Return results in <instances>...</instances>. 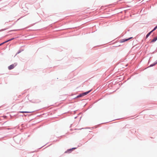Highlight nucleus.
<instances>
[{
  "instance_id": "nucleus-1",
  "label": "nucleus",
  "mask_w": 157,
  "mask_h": 157,
  "mask_svg": "<svg viewBox=\"0 0 157 157\" xmlns=\"http://www.w3.org/2000/svg\"><path fill=\"white\" fill-rule=\"evenodd\" d=\"M17 64L16 63H14L9 66L8 68L9 70H11L13 69L15 66H17Z\"/></svg>"
},
{
  "instance_id": "nucleus-2",
  "label": "nucleus",
  "mask_w": 157,
  "mask_h": 157,
  "mask_svg": "<svg viewBox=\"0 0 157 157\" xmlns=\"http://www.w3.org/2000/svg\"><path fill=\"white\" fill-rule=\"evenodd\" d=\"M132 37H130L128 39H123L122 40H121V42H125L127 41H128V40H129L132 38Z\"/></svg>"
},
{
  "instance_id": "nucleus-3",
  "label": "nucleus",
  "mask_w": 157,
  "mask_h": 157,
  "mask_svg": "<svg viewBox=\"0 0 157 157\" xmlns=\"http://www.w3.org/2000/svg\"><path fill=\"white\" fill-rule=\"evenodd\" d=\"M14 39V38H12V39H10V40H7V41H5V42H3V43H1V44H0V46H1V45H2V44H5V43H7V42H8V41H11V40H13Z\"/></svg>"
},
{
  "instance_id": "nucleus-4",
  "label": "nucleus",
  "mask_w": 157,
  "mask_h": 157,
  "mask_svg": "<svg viewBox=\"0 0 157 157\" xmlns=\"http://www.w3.org/2000/svg\"><path fill=\"white\" fill-rule=\"evenodd\" d=\"M157 40V36L154 37L153 39L151 41V42H154Z\"/></svg>"
},
{
  "instance_id": "nucleus-5",
  "label": "nucleus",
  "mask_w": 157,
  "mask_h": 157,
  "mask_svg": "<svg viewBox=\"0 0 157 157\" xmlns=\"http://www.w3.org/2000/svg\"><path fill=\"white\" fill-rule=\"evenodd\" d=\"M75 149V148H72L71 149H70L69 150H68L67 151H65V153H67V152H70L72 151V149Z\"/></svg>"
},
{
  "instance_id": "nucleus-6",
  "label": "nucleus",
  "mask_w": 157,
  "mask_h": 157,
  "mask_svg": "<svg viewBox=\"0 0 157 157\" xmlns=\"http://www.w3.org/2000/svg\"><path fill=\"white\" fill-rule=\"evenodd\" d=\"M91 91V90H89L88 91H87V92H85V93H82V94H83V95L84 96L85 95H86V94H88L90 91Z\"/></svg>"
},
{
  "instance_id": "nucleus-7",
  "label": "nucleus",
  "mask_w": 157,
  "mask_h": 157,
  "mask_svg": "<svg viewBox=\"0 0 157 157\" xmlns=\"http://www.w3.org/2000/svg\"><path fill=\"white\" fill-rule=\"evenodd\" d=\"M152 32V31H151V32H150L149 33L147 34V35H146V38H147L149 36V35L151 34V33Z\"/></svg>"
},
{
  "instance_id": "nucleus-8",
  "label": "nucleus",
  "mask_w": 157,
  "mask_h": 157,
  "mask_svg": "<svg viewBox=\"0 0 157 157\" xmlns=\"http://www.w3.org/2000/svg\"><path fill=\"white\" fill-rule=\"evenodd\" d=\"M20 112L22 113H31V112H28V111H21Z\"/></svg>"
},
{
  "instance_id": "nucleus-9",
  "label": "nucleus",
  "mask_w": 157,
  "mask_h": 157,
  "mask_svg": "<svg viewBox=\"0 0 157 157\" xmlns=\"http://www.w3.org/2000/svg\"><path fill=\"white\" fill-rule=\"evenodd\" d=\"M157 29V25L154 28V29H153V30H152L151 31H152V32H153V31H154V30H156V29Z\"/></svg>"
},
{
  "instance_id": "nucleus-10",
  "label": "nucleus",
  "mask_w": 157,
  "mask_h": 157,
  "mask_svg": "<svg viewBox=\"0 0 157 157\" xmlns=\"http://www.w3.org/2000/svg\"><path fill=\"white\" fill-rule=\"evenodd\" d=\"M82 96H83V94H80L77 97H81Z\"/></svg>"
},
{
  "instance_id": "nucleus-11",
  "label": "nucleus",
  "mask_w": 157,
  "mask_h": 157,
  "mask_svg": "<svg viewBox=\"0 0 157 157\" xmlns=\"http://www.w3.org/2000/svg\"><path fill=\"white\" fill-rule=\"evenodd\" d=\"M153 65H151L150 66H153Z\"/></svg>"
}]
</instances>
